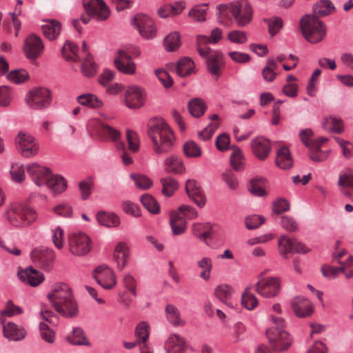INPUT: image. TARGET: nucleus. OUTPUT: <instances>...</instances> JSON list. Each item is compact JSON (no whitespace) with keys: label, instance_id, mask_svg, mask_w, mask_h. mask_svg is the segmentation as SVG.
I'll use <instances>...</instances> for the list:
<instances>
[{"label":"nucleus","instance_id":"f257e3e1","mask_svg":"<svg viewBox=\"0 0 353 353\" xmlns=\"http://www.w3.org/2000/svg\"><path fill=\"white\" fill-rule=\"evenodd\" d=\"M148 133L156 154H166L173 150L175 141L174 132L164 119L154 118L150 120Z\"/></svg>","mask_w":353,"mask_h":353},{"label":"nucleus","instance_id":"f03ea898","mask_svg":"<svg viewBox=\"0 0 353 353\" xmlns=\"http://www.w3.org/2000/svg\"><path fill=\"white\" fill-rule=\"evenodd\" d=\"M47 297L52 306L62 316L74 318L78 315L77 303L68 285L56 284L48 294Z\"/></svg>","mask_w":353,"mask_h":353},{"label":"nucleus","instance_id":"7ed1b4c3","mask_svg":"<svg viewBox=\"0 0 353 353\" xmlns=\"http://www.w3.org/2000/svg\"><path fill=\"white\" fill-rule=\"evenodd\" d=\"M221 40V30L218 28L213 29L209 37L198 34L196 37V50L199 54L207 59L208 71L214 79L218 80L221 70V53L219 51H213L210 48H203V45L216 43Z\"/></svg>","mask_w":353,"mask_h":353},{"label":"nucleus","instance_id":"20e7f679","mask_svg":"<svg viewBox=\"0 0 353 353\" xmlns=\"http://www.w3.org/2000/svg\"><path fill=\"white\" fill-rule=\"evenodd\" d=\"M8 223L16 228L30 226L37 219L36 211L25 203L14 202L10 204L5 212Z\"/></svg>","mask_w":353,"mask_h":353},{"label":"nucleus","instance_id":"39448f33","mask_svg":"<svg viewBox=\"0 0 353 353\" xmlns=\"http://www.w3.org/2000/svg\"><path fill=\"white\" fill-rule=\"evenodd\" d=\"M252 15V7L246 0L222 4V23L223 18L228 19L230 23L233 18L238 26L244 27L251 22Z\"/></svg>","mask_w":353,"mask_h":353},{"label":"nucleus","instance_id":"423d86ee","mask_svg":"<svg viewBox=\"0 0 353 353\" xmlns=\"http://www.w3.org/2000/svg\"><path fill=\"white\" fill-rule=\"evenodd\" d=\"M270 319L274 326L269 328L266 335L270 344L274 351H285L292 345V341L289 334L283 330L285 321L281 316L270 315Z\"/></svg>","mask_w":353,"mask_h":353},{"label":"nucleus","instance_id":"0eeeda50","mask_svg":"<svg viewBox=\"0 0 353 353\" xmlns=\"http://www.w3.org/2000/svg\"><path fill=\"white\" fill-rule=\"evenodd\" d=\"M300 27L304 38L311 43L321 41L326 35L325 23L312 14L304 16L300 21Z\"/></svg>","mask_w":353,"mask_h":353},{"label":"nucleus","instance_id":"6e6552de","mask_svg":"<svg viewBox=\"0 0 353 353\" xmlns=\"http://www.w3.org/2000/svg\"><path fill=\"white\" fill-rule=\"evenodd\" d=\"M68 246L70 253L77 256H84L92 249V241L83 232H74L68 234Z\"/></svg>","mask_w":353,"mask_h":353},{"label":"nucleus","instance_id":"1a4fd4ad","mask_svg":"<svg viewBox=\"0 0 353 353\" xmlns=\"http://www.w3.org/2000/svg\"><path fill=\"white\" fill-rule=\"evenodd\" d=\"M16 148L19 153L26 158L36 156L39 151L37 139L28 132L20 131L14 139Z\"/></svg>","mask_w":353,"mask_h":353},{"label":"nucleus","instance_id":"9d476101","mask_svg":"<svg viewBox=\"0 0 353 353\" xmlns=\"http://www.w3.org/2000/svg\"><path fill=\"white\" fill-rule=\"evenodd\" d=\"M88 128L95 132L103 141H112L117 143V145L120 143L121 132L105 122L96 119H91L88 123Z\"/></svg>","mask_w":353,"mask_h":353},{"label":"nucleus","instance_id":"9b49d317","mask_svg":"<svg viewBox=\"0 0 353 353\" xmlns=\"http://www.w3.org/2000/svg\"><path fill=\"white\" fill-rule=\"evenodd\" d=\"M27 104L35 110L48 108L52 101L51 92L45 88H35L30 90L26 99Z\"/></svg>","mask_w":353,"mask_h":353},{"label":"nucleus","instance_id":"f8f14e48","mask_svg":"<svg viewBox=\"0 0 353 353\" xmlns=\"http://www.w3.org/2000/svg\"><path fill=\"white\" fill-rule=\"evenodd\" d=\"M231 150L230 164L233 170L239 171L243 168L244 157L241 150L236 145L230 144V138L228 134L222 133V152Z\"/></svg>","mask_w":353,"mask_h":353},{"label":"nucleus","instance_id":"ddd939ff","mask_svg":"<svg viewBox=\"0 0 353 353\" xmlns=\"http://www.w3.org/2000/svg\"><path fill=\"white\" fill-rule=\"evenodd\" d=\"M43 50L44 44L40 37L32 33L26 38L23 46V51L27 59L36 60L41 56Z\"/></svg>","mask_w":353,"mask_h":353},{"label":"nucleus","instance_id":"4468645a","mask_svg":"<svg viewBox=\"0 0 353 353\" xmlns=\"http://www.w3.org/2000/svg\"><path fill=\"white\" fill-rule=\"evenodd\" d=\"M278 250L279 254L285 259L288 258L290 253H307L310 250L304 244L290 239L287 236H282L278 241Z\"/></svg>","mask_w":353,"mask_h":353},{"label":"nucleus","instance_id":"2eb2a0df","mask_svg":"<svg viewBox=\"0 0 353 353\" xmlns=\"http://www.w3.org/2000/svg\"><path fill=\"white\" fill-rule=\"evenodd\" d=\"M93 278L103 288L112 289L117 283L116 276L113 270L106 265H101L93 271Z\"/></svg>","mask_w":353,"mask_h":353},{"label":"nucleus","instance_id":"dca6fc26","mask_svg":"<svg viewBox=\"0 0 353 353\" xmlns=\"http://www.w3.org/2000/svg\"><path fill=\"white\" fill-rule=\"evenodd\" d=\"M133 26L145 39H150L156 35V27L153 21L147 15L137 14L133 19Z\"/></svg>","mask_w":353,"mask_h":353},{"label":"nucleus","instance_id":"f3484780","mask_svg":"<svg viewBox=\"0 0 353 353\" xmlns=\"http://www.w3.org/2000/svg\"><path fill=\"white\" fill-rule=\"evenodd\" d=\"M280 279L277 277L264 278L256 284L255 290L261 296L273 297L280 291Z\"/></svg>","mask_w":353,"mask_h":353},{"label":"nucleus","instance_id":"a211bd4d","mask_svg":"<svg viewBox=\"0 0 353 353\" xmlns=\"http://www.w3.org/2000/svg\"><path fill=\"white\" fill-rule=\"evenodd\" d=\"M32 261L45 270H49L54 259V252L47 248H37L32 251Z\"/></svg>","mask_w":353,"mask_h":353},{"label":"nucleus","instance_id":"6ab92c4d","mask_svg":"<svg viewBox=\"0 0 353 353\" xmlns=\"http://www.w3.org/2000/svg\"><path fill=\"white\" fill-rule=\"evenodd\" d=\"M145 94L144 90L139 86H128L125 92V103L131 109H138L145 103Z\"/></svg>","mask_w":353,"mask_h":353},{"label":"nucleus","instance_id":"aec40b11","mask_svg":"<svg viewBox=\"0 0 353 353\" xmlns=\"http://www.w3.org/2000/svg\"><path fill=\"white\" fill-rule=\"evenodd\" d=\"M83 5L88 15L99 20H105L109 16V10L103 0H83Z\"/></svg>","mask_w":353,"mask_h":353},{"label":"nucleus","instance_id":"412c9836","mask_svg":"<svg viewBox=\"0 0 353 353\" xmlns=\"http://www.w3.org/2000/svg\"><path fill=\"white\" fill-rule=\"evenodd\" d=\"M26 171L32 181L38 186L46 184L50 175V170L37 163H32L26 166Z\"/></svg>","mask_w":353,"mask_h":353},{"label":"nucleus","instance_id":"4be33fe9","mask_svg":"<svg viewBox=\"0 0 353 353\" xmlns=\"http://www.w3.org/2000/svg\"><path fill=\"white\" fill-rule=\"evenodd\" d=\"M114 62L115 67L119 72L128 75L135 74L137 69L136 64L133 61L131 56L125 51L122 50H119Z\"/></svg>","mask_w":353,"mask_h":353},{"label":"nucleus","instance_id":"5701e85b","mask_svg":"<svg viewBox=\"0 0 353 353\" xmlns=\"http://www.w3.org/2000/svg\"><path fill=\"white\" fill-rule=\"evenodd\" d=\"M185 191L188 197L200 208L206 203L205 195L199 184L194 179H188L185 183Z\"/></svg>","mask_w":353,"mask_h":353},{"label":"nucleus","instance_id":"b1692460","mask_svg":"<svg viewBox=\"0 0 353 353\" xmlns=\"http://www.w3.org/2000/svg\"><path fill=\"white\" fill-rule=\"evenodd\" d=\"M252 150L254 155L260 160H265L271 151V145L268 139L259 137L252 140Z\"/></svg>","mask_w":353,"mask_h":353},{"label":"nucleus","instance_id":"393cba45","mask_svg":"<svg viewBox=\"0 0 353 353\" xmlns=\"http://www.w3.org/2000/svg\"><path fill=\"white\" fill-rule=\"evenodd\" d=\"M163 168L166 172L174 174H181L185 172L182 159L176 154H170L164 159Z\"/></svg>","mask_w":353,"mask_h":353},{"label":"nucleus","instance_id":"a878e982","mask_svg":"<svg viewBox=\"0 0 353 353\" xmlns=\"http://www.w3.org/2000/svg\"><path fill=\"white\" fill-rule=\"evenodd\" d=\"M3 325V332L6 338L12 341H21L26 336V331L25 328L19 325L9 321L8 323L4 322Z\"/></svg>","mask_w":353,"mask_h":353},{"label":"nucleus","instance_id":"bb28decb","mask_svg":"<svg viewBox=\"0 0 353 353\" xmlns=\"http://www.w3.org/2000/svg\"><path fill=\"white\" fill-rule=\"evenodd\" d=\"M192 231L195 236L210 245L208 240L212 239L214 226L210 223H196L192 225Z\"/></svg>","mask_w":353,"mask_h":353},{"label":"nucleus","instance_id":"cd10ccee","mask_svg":"<svg viewBox=\"0 0 353 353\" xmlns=\"http://www.w3.org/2000/svg\"><path fill=\"white\" fill-rule=\"evenodd\" d=\"M327 141V138L320 137L317 141H313L312 145L308 147L309 157L312 161L315 162H321L327 159L329 156V151H323L321 149V145Z\"/></svg>","mask_w":353,"mask_h":353},{"label":"nucleus","instance_id":"c85d7f7f","mask_svg":"<svg viewBox=\"0 0 353 353\" xmlns=\"http://www.w3.org/2000/svg\"><path fill=\"white\" fill-rule=\"evenodd\" d=\"M18 276L21 281L34 287L39 285L44 280L43 274L32 268H28L19 272Z\"/></svg>","mask_w":353,"mask_h":353},{"label":"nucleus","instance_id":"c756f323","mask_svg":"<svg viewBox=\"0 0 353 353\" xmlns=\"http://www.w3.org/2000/svg\"><path fill=\"white\" fill-rule=\"evenodd\" d=\"M167 353H184L186 349L185 340L177 334H171L164 344Z\"/></svg>","mask_w":353,"mask_h":353},{"label":"nucleus","instance_id":"7c9ffc66","mask_svg":"<svg viewBox=\"0 0 353 353\" xmlns=\"http://www.w3.org/2000/svg\"><path fill=\"white\" fill-rule=\"evenodd\" d=\"M292 307L295 314L299 317H306L312 312V307L309 300L296 297L292 301Z\"/></svg>","mask_w":353,"mask_h":353},{"label":"nucleus","instance_id":"2f4dec72","mask_svg":"<svg viewBox=\"0 0 353 353\" xmlns=\"http://www.w3.org/2000/svg\"><path fill=\"white\" fill-rule=\"evenodd\" d=\"M114 260L117 263L118 270L122 271L126 266L129 258V250L123 242L119 243L114 252Z\"/></svg>","mask_w":353,"mask_h":353},{"label":"nucleus","instance_id":"473e14b6","mask_svg":"<svg viewBox=\"0 0 353 353\" xmlns=\"http://www.w3.org/2000/svg\"><path fill=\"white\" fill-rule=\"evenodd\" d=\"M170 223L174 235H180L186 230L187 222L177 210L170 213Z\"/></svg>","mask_w":353,"mask_h":353},{"label":"nucleus","instance_id":"72a5a7b5","mask_svg":"<svg viewBox=\"0 0 353 353\" xmlns=\"http://www.w3.org/2000/svg\"><path fill=\"white\" fill-rule=\"evenodd\" d=\"M41 30L45 37L52 41L55 39L60 34L61 24L57 20H50L42 25Z\"/></svg>","mask_w":353,"mask_h":353},{"label":"nucleus","instance_id":"f704fd0d","mask_svg":"<svg viewBox=\"0 0 353 353\" xmlns=\"http://www.w3.org/2000/svg\"><path fill=\"white\" fill-rule=\"evenodd\" d=\"M276 165L281 169L285 170L292 167L293 161L287 147H281L276 152Z\"/></svg>","mask_w":353,"mask_h":353},{"label":"nucleus","instance_id":"c9c22d12","mask_svg":"<svg viewBox=\"0 0 353 353\" xmlns=\"http://www.w3.org/2000/svg\"><path fill=\"white\" fill-rule=\"evenodd\" d=\"M211 122L202 131L198 132L199 138L202 141H208L211 139L214 132L219 127V117L214 114L210 117Z\"/></svg>","mask_w":353,"mask_h":353},{"label":"nucleus","instance_id":"e433bc0d","mask_svg":"<svg viewBox=\"0 0 353 353\" xmlns=\"http://www.w3.org/2000/svg\"><path fill=\"white\" fill-rule=\"evenodd\" d=\"M77 101L79 104L90 108H100L103 105L101 99L90 93L79 95L77 97Z\"/></svg>","mask_w":353,"mask_h":353},{"label":"nucleus","instance_id":"4c0bfd02","mask_svg":"<svg viewBox=\"0 0 353 353\" xmlns=\"http://www.w3.org/2000/svg\"><path fill=\"white\" fill-rule=\"evenodd\" d=\"M165 314L168 321L174 326H183L185 321L181 318L179 310L172 304H168L165 307Z\"/></svg>","mask_w":353,"mask_h":353},{"label":"nucleus","instance_id":"58836bf2","mask_svg":"<svg viewBox=\"0 0 353 353\" xmlns=\"http://www.w3.org/2000/svg\"><path fill=\"white\" fill-rule=\"evenodd\" d=\"M46 185L54 193L62 192L67 188L66 181L59 175L50 174Z\"/></svg>","mask_w":353,"mask_h":353},{"label":"nucleus","instance_id":"ea45409f","mask_svg":"<svg viewBox=\"0 0 353 353\" xmlns=\"http://www.w3.org/2000/svg\"><path fill=\"white\" fill-rule=\"evenodd\" d=\"M335 9L330 0H320L313 6L314 15L324 17L330 14Z\"/></svg>","mask_w":353,"mask_h":353},{"label":"nucleus","instance_id":"a19ab883","mask_svg":"<svg viewBox=\"0 0 353 353\" xmlns=\"http://www.w3.org/2000/svg\"><path fill=\"white\" fill-rule=\"evenodd\" d=\"M194 69L193 61L188 57L181 59L176 66V73L181 77H185L192 74Z\"/></svg>","mask_w":353,"mask_h":353},{"label":"nucleus","instance_id":"79ce46f5","mask_svg":"<svg viewBox=\"0 0 353 353\" xmlns=\"http://www.w3.org/2000/svg\"><path fill=\"white\" fill-rule=\"evenodd\" d=\"M99 223L106 227H117L120 223L119 218L114 214L99 212L97 215Z\"/></svg>","mask_w":353,"mask_h":353},{"label":"nucleus","instance_id":"37998d69","mask_svg":"<svg viewBox=\"0 0 353 353\" xmlns=\"http://www.w3.org/2000/svg\"><path fill=\"white\" fill-rule=\"evenodd\" d=\"M190 113L194 117H200L206 110V105L203 101L200 98H194L190 101L188 103Z\"/></svg>","mask_w":353,"mask_h":353},{"label":"nucleus","instance_id":"c03bdc74","mask_svg":"<svg viewBox=\"0 0 353 353\" xmlns=\"http://www.w3.org/2000/svg\"><path fill=\"white\" fill-rule=\"evenodd\" d=\"M185 156L188 158H199L202 154L201 147L194 141H187L183 146Z\"/></svg>","mask_w":353,"mask_h":353},{"label":"nucleus","instance_id":"a18cd8bd","mask_svg":"<svg viewBox=\"0 0 353 353\" xmlns=\"http://www.w3.org/2000/svg\"><path fill=\"white\" fill-rule=\"evenodd\" d=\"M77 46L73 43L67 41L61 49L63 57L68 61L76 62L79 60L77 55Z\"/></svg>","mask_w":353,"mask_h":353},{"label":"nucleus","instance_id":"49530a36","mask_svg":"<svg viewBox=\"0 0 353 353\" xmlns=\"http://www.w3.org/2000/svg\"><path fill=\"white\" fill-rule=\"evenodd\" d=\"M22 313V308L15 305L13 302L10 300L6 303L5 310L0 312V322L1 324H4L6 316L11 317L14 315L21 314Z\"/></svg>","mask_w":353,"mask_h":353},{"label":"nucleus","instance_id":"de8ad7c7","mask_svg":"<svg viewBox=\"0 0 353 353\" xmlns=\"http://www.w3.org/2000/svg\"><path fill=\"white\" fill-rule=\"evenodd\" d=\"M277 69L278 65L274 60H268L266 65L262 70V76L263 79L268 82L272 81L276 76V70Z\"/></svg>","mask_w":353,"mask_h":353},{"label":"nucleus","instance_id":"09e8293b","mask_svg":"<svg viewBox=\"0 0 353 353\" xmlns=\"http://www.w3.org/2000/svg\"><path fill=\"white\" fill-rule=\"evenodd\" d=\"M163 186L162 193L165 196H171L178 189V182L172 177H166L161 180Z\"/></svg>","mask_w":353,"mask_h":353},{"label":"nucleus","instance_id":"8fccbe9b","mask_svg":"<svg viewBox=\"0 0 353 353\" xmlns=\"http://www.w3.org/2000/svg\"><path fill=\"white\" fill-rule=\"evenodd\" d=\"M67 341L70 343L76 345H86L88 344V342L84 335L83 331L79 327L74 328L73 330L72 333L68 336Z\"/></svg>","mask_w":353,"mask_h":353},{"label":"nucleus","instance_id":"3c124183","mask_svg":"<svg viewBox=\"0 0 353 353\" xmlns=\"http://www.w3.org/2000/svg\"><path fill=\"white\" fill-rule=\"evenodd\" d=\"M323 128L338 134L341 133L343 130L342 120L334 117L325 119Z\"/></svg>","mask_w":353,"mask_h":353},{"label":"nucleus","instance_id":"603ef678","mask_svg":"<svg viewBox=\"0 0 353 353\" xmlns=\"http://www.w3.org/2000/svg\"><path fill=\"white\" fill-rule=\"evenodd\" d=\"M141 202L150 212L152 214H158L159 212V205L152 195L143 194L141 197Z\"/></svg>","mask_w":353,"mask_h":353},{"label":"nucleus","instance_id":"864d4df0","mask_svg":"<svg viewBox=\"0 0 353 353\" xmlns=\"http://www.w3.org/2000/svg\"><path fill=\"white\" fill-rule=\"evenodd\" d=\"M338 185L339 188L353 189V171L347 169L340 172Z\"/></svg>","mask_w":353,"mask_h":353},{"label":"nucleus","instance_id":"5fc2aeb1","mask_svg":"<svg viewBox=\"0 0 353 353\" xmlns=\"http://www.w3.org/2000/svg\"><path fill=\"white\" fill-rule=\"evenodd\" d=\"M242 305L248 310H252L258 305L256 296L250 292V288H246L241 296Z\"/></svg>","mask_w":353,"mask_h":353},{"label":"nucleus","instance_id":"6e6d98bb","mask_svg":"<svg viewBox=\"0 0 353 353\" xmlns=\"http://www.w3.org/2000/svg\"><path fill=\"white\" fill-rule=\"evenodd\" d=\"M181 45L180 37L178 32L169 34L164 39V46L168 51L176 50Z\"/></svg>","mask_w":353,"mask_h":353},{"label":"nucleus","instance_id":"4d7b16f0","mask_svg":"<svg viewBox=\"0 0 353 353\" xmlns=\"http://www.w3.org/2000/svg\"><path fill=\"white\" fill-rule=\"evenodd\" d=\"M150 331H149V325L145 322L142 321L137 326L135 330V336L137 337V340L140 341L141 344L148 343V339L149 337Z\"/></svg>","mask_w":353,"mask_h":353},{"label":"nucleus","instance_id":"13d9d810","mask_svg":"<svg viewBox=\"0 0 353 353\" xmlns=\"http://www.w3.org/2000/svg\"><path fill=\"white\" fill-rule=\"evenodd\" d=\"M265 183L266 181L263 179H253L250 182L249 190L255 196H263L265 194L264 190Z\"/></svg>","mask_w":353,"mask_h":353},{"label":"nucleus","instance_id":"bf43d9fd","mask_svg":"<svg viewBox=\"0 0 353 353\" xmlns=\"http://www.w3.org/2000/svg\"><path fill=\"white\" fill-rule=\"evenodd\" d=\"M10 174L12 181L17 183H21L26 179L25 168L20 163L12 164L10 168Z\"/></svg>","mask_w":353,"mask_h":353},{"label":"nucleus","instance_id":"052dcab7","mask_svg":"<svg viewBox=\"0 0 353 353\" xmlns=\"http://www.w3.org/2000/svg\"><path fill=\"white\" fill-rule=\"evenodd\" d=\"M188 17L196 22H203L206 19V8L205 5L196 6L188 12Z\"/></svg>","mask_w":353,"mask_h":353},{"label":"nucleus","instance_id":"680f3d73","mask_svg":"<svg viewBox=\"0 0 353 353\" xmlns=\"http://www.w3.org/2000/svg\"><path fill=\"white\" fill-rule=\"evenodd\" d=\"M81 71L83 75L88 77H93L97 72V65L92 57L84 58Z\"/></svg>","mask_w":353,"mask_h":353},{"label":"nucleus","instance_id":"e2e57ef3","mask_svg":"<svg viewBox=\"0 0 353 353\" xmlns=\"http://www.w3.org/2000/svg\"><path fill=\"white\" fill-rule=\"evenodd\" d=\"M198 266L202 269L200 277L205 281L209 280L212 270V261L210 258L205 257L197 262Z\"/></svg>","mask_w":353,"mask_h":353},{"label":"nucleus","instance_id":"0e129e2a","mask_svg":"<svg viewBox=\"0 0 353 353\" xmlns=\"http://www.w3.org/2000/svg\"><path fill=\"white\" fill-rule=\"evenodd\" d=\"M227 39L232 43L243 44L247 41L248 34L245 32L234 30L228 33Z\"/></svg>","mask_w":353,"mask_h":353},{"label":"nucleus","instance_id":"69168bd1","mask_svg":"<svg viewBox=\"0 0 353 353\" xmlns=\"http://www.w3.org/2000/svg\"><path fill=\"white\" fill-rule=\"evenodd\" d=\"M7 79L12 83L19 84L26 81L28 79V74L26 70H16L8 73Z\"/></svg>","mask_w":353,"mask_h":353},{"label":"nucleus","instance_id":"338daca9","mask_svg":"<svg viewBox=\"0 0 353 353\" xmlns=\"http://www.w3.org/2000/svg\"><path fill=\"white\" fill-rule=\"evenodd\" d=\"M126 139L128 150L132 152H137L139 150V140L137 134L132 130L126 131Z\"/></svg>","mask_w":353,"mask_h":353},{"label":"nucleus","instance_id":"774afa93","mask_svg":"<svg viewBox=\"0 0 353 353\" xmlns=\"http://www.w3.org/2000/svg\"><path fill=\"white\" fill-rule=\"evenodd\" d=\"M130 178L134 181L136 186L142 190L149 188L152 184V181L145 175L131 174Z\"/></svg>","mask_w":353,"mask_h":353}]
</instances>
